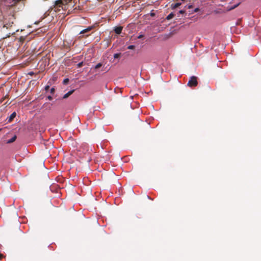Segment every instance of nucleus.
Returning <instances> with one entry per match:
<instances>
[{"instance_id":"nucleus-9","label":"nucleus","mask_w":261,"mask_h":261,"mask_svg":"<svg viewBox=\"0 0 261 261\" xmlns=\"http://www.w3.org/2000/svg\"><path fill=\"white\" fill-rule=\"evenodd\" d=\"M240 4V3H238V4H236V5H234L232 6H231V7H229V6H228V7H227V10L228 11H230V10H233V9H235L236 8H237L238 6H239V5Z\"/></svg>"},{"instance_id":"nucleus-7","label":"nucleus","mask_w":261,"mask_h":261,"mask_svg":"<svg viewBox=\"0 0 261 261\" xmlns=\"http://www.w3.org/2000/svg\"><path fill=\"white\" fill-rule=\"evenodd\" d=\"M74 91V90L69 91L68 92H67L66 94H65L63 96V98L66 99V98H68L70 95H71L73 93Z\"/></svg>"},{"instance_id":"nucleus-17","label":"nucleus","mask_w":261,"mask_h":261,"mask_svg":"<svg viewBox=\"0 0 261 261\" xmlns=\"http://www.w3.org/2000/svg\"><path fill=\"white\" fill-rule=\"evenodd\" d=\"M180 5V3H176L174 5V8H177L178 7H179V6Z\"/></svg>"},{"instance_id":"nucleus-3","label":"nucleus","mask_w":261,"mask_h":261,"mask_svg":"<svg viewBox=\"0 0 261 261\" xmlns=\"http://www.w3.org/2000/svg\"><path fill=\"white\" fill-rule=\"evenodd\" d=\"M55 5L57 7H62L63 6H65L63 0H57L55 3Z\"/></svg>"},{"instance_id":"nucleus-1","label":"nucleus","mask_w":261,"mask_h":261,"mask_svg":"<svg viewBox=\"0 0 261 261\" xmlns=\"http://www.w3.org/2000/svg\"><path fill=\"white\" fill-rule=\"evenodd\" d=\"M13 22H12L11 23H6L3 26V29H9L10 30V32L9 33L8 35H7V37H9L11 35H13L15 34V32L17 31V30L16 29H13Z\"/></svg>"},{"instance_id":"nucleus-4","label":"nucleus","mask_w":261,"mask_h":261,"mask_svg":"<svg viewBox=\"0 0 261 261\" xmlns=\"http://www.w3.org/2000/svg\"><path fill=\"white\" fill-rule=\"evenodd\" d=\"M93 28V27H88L87 28L85 29H84L82 31H81L80 32V34H85V33H88L90 31L92 30V29Z\"/></svg>"},{"instance_id":"nucleus-11","label":"nucleus","mask_w":261,"mask_h":261,"mask_svg":"<svg viewBox=\"0 0 261 261\" xmlns=\"http://www.w3.org/2000/svg\"><path fill=\"white\" fill-rule=\"evenodd\" d=\"M120 55L121 54L120 53H117V54H115L114 55V58L115 59H117V58H118L120 57Z\"/></svg>"},{"instance_id":"nucleus-5","label":"nucleus","mask_w":261,"mask_h":261,"mask_svg":"<svg viewBox=\"0 0 261 261\" xmlns=\"http://www.w3.org/2000/svg\"><path fill=\"white\" fill-rule=\"evenodd\" d=\"M122 29L123 27L121 26L116 27L115 28L114 31L116 34H120L121 33Z\"/></svg>"},{"instance_id":"nucleus-16","label":"nucleus","mask_w":261,"mask_h":261,"mask_svg":"<svg viewBox=\"0 0 261 261\" xmlns=\"http://www.w3.org/2000/svg\"><path fill=\"white\" fill-rule=\"evenodd\" d=\"M55 88L54 87L51 88V89H50V93L51 94H54L55 93Z\"/></svg>"},{"instance_id":"nucleus-24","label":"nucleus","mask_w":261,"mask_h":261,"mask_svg":"<svg viewBox=\"0 0 261 261\" xmlns=\"http://www.w3.org/2000/svg\"><path fill=\"white\" fill-rule=\"evenodd\" d=\"M179 13H181V14H183L185 13V11L184 10H180L179 11Z\"/></svg>"},{"instance_id":"nucleus-19","label":"nucleus","mask_w":261,"mask_h":261,"mask_svg":"<svg viewBox=\"0 0 261 261\" xmlns=\"http://www.w3.org/2000/svg\"><path fill=\"white\" fill-rule=\"evenodd\" d=\"M7 97V95L5 96V97H3L1 99V102H2Z\"/></svg>"},{"instance_id":"nucleus-25","label":"nucleus","mask_w":261,"mask_h":261,"mask_svg":"<svg viewBox=\"0 0 261 261\" xmlns=\"http://www.w3.org/2000/svg\"><path fill=\"white\" fill-rule=\"evenodd\" d=\"M199 11V9L198 8H196L195 10H194V12H197Z\"/></svg>"},{"instance_id":"nucleus-2","label":"nucleus","mask_w":261,"mask_h":261,"mask_svg":"<svg viewBox=\"0 0 261 261\" xmlns=\"http://www.w3.org/2000/svg\"><path fill=\"white\" fill-rule=\"evenodd\" d=\"M198 85L197 81V77L192 76L188 83V85L189 87H196Z\"/></svg>"},{"instance_id":"nucleus-13","label":"nucleus","mask_w":261,"mask_h":261,"mask_svg":"<svg viewBox=\"0 0 261 261\" xmlns=\"http://www.w3.org/2000/svg\"><path fill=\"white\" fill-rule=\"evenodd\" d=\"M101 66H102V64H101V63H99L97 64L95 66V69H98V68H99L101 67Z\"/></svg>"},{"instance_id":"nucleus-21","label":"nucleus","mask_w":261,"mask_h":261,"mask_svg":"<svg viewBox=\"0 0 261 261\" xmlns=\"http://www.w3.org/2000/svg\"><path fill=\"white\" fill-rule=\"evenodd\" d=\"M143 37H144L143 35H140L138 36V38L141 39V38H142Z\"/></svg>"},{"instance_id":"nucleus-18","label":"nucleus","mask_w":261,"mask_h":261,"mask_svg":"<svg viewBox=\"0 0 261 261\" xmlns=\"http://www.w3.org/2000/svg\"><path fill=\"white\" fill-rule=\"evenodd\" d=\"M5 257V256L3 254L0 253V260H1L2 258H3Z\"/></svg>"},{"instance_id":"nucleus-20","label":"nucleus","mask_w":261,"mask_h":261,"mask_svg":"<svg viewBox=\"0 0 261 261\" xmlns=\"http://www.w3.org/2000/svg\"><path fill=\"white\" fill-rule=\"evenodd\" d=\"M83 62H80L78 64H77V66L78 67H81L83 66Z\"/></svg>"},{"instance_id":"nucleus-12","label":"nucleus","mask_w":261,"mask_h":261,"mask_svg":"<svg viewBox=\"0 0 261 261\" xmlns=\"http://www.w3.org/2000/svg\"><path fill=\"white\" fill-rule=\"evenodd\" d=\"M72 0H63V2L65 4V7H66V5L68 4Z\"/></svg>"},{"instance_id":"nucleus-10","label":"nucleus","mask_w":261,"mask_h":261,"mask_svg":"<svg viewBox=\"0 0 261 261\" xmlns=\"http://www.w3.org/2000/svg\"><path fill=\"white\" fill-rule=\"evenodd\" d=\"M174 16V14L172 13H171L170 14H169L166 17V19L167 20H170L171 19H172Z\"/></svg>"},{"instance_id":"nucleus-22","label":"nucleus","mask_w":261,"mask_h":261,"mask_svg":"<svg viewBox=\"0 0 261 261\" xmlns=\"http://www.w3.org/2000/svg\"><path fill=\"white\" fill-rule=\"evenodd\" d=\"M49 89V86H46L45 87V90L46 91L48 90V89Z\"/></svg>"},{"instance_id":"nucleus-8","label":"nucleus","mask_w":261,"mask_h":261,"mask_svg":"<svg viewBox=\"0 0 261 261\" xmlns=\"http://www.w3.org/2000/svg\"><path fill=\"white\" fill-rule=\"evenodd\" d=\"M16 138H17L16 135H14L13 137L11 139L7 141V143L10 144V143L14 142L16 140Z\"/></svg>"},{"instance_id":"nucleus-15","label":"nucleus","mask_w":261,"mask_h":261,"mask_svg":"<svg viewBox=\"0 0 261 261\" xmlns=\"http://www.w3.org/2000/svg\"><path fill=\"white\" fill-rule=\"evenodd\" d=\"M69 82V79H65L63 81V83L64 84H67Z\"/></svg>"},{"instance_id":"nucleus-14","label":"nucleus","mask_w":261,"mask_h":261,"mask_svg":"<svg viewBox=\"0 0 261 261\" xmlns=\"http://www.w3.org/2000/svg\"><path fill=\"white\" fill-rule=\"evenodd\" d=\"M135 47V46L133 45H129L128 47H127V49H134Z\"/></svg>"},{"instance_id":"nucleus-26","label":"nucleus","mask_w":261,"mask_h":261,"mask_svg":"<svg viewBox=\"0 0 261 261\" xmlns=\"http://www.w3.org/2000/svg\"><path fill=\"white\" fill-rule=\"evenodd\" d=\"M20 40H24V38H23V37H20Z\"/></svg>"},{"instance_id":"nucleus-23","label":"nucleus","mask_w":261,"mask_h":261,"mask_svg":"<svg viewBox=\"0 0 261 261\" xmlns=\"http://www.w3.org/2000/svg\"><path fill=\"white\" fill-rule=\"evenodd\" d=\"M47 98H48V99H49V100H52V99H53L52 97H51V96H50V95L47 96Z\"/></svg>"},{"instance_id":"nucleus-6","label":"nucleus","mask_w":261,"mask_h":261,"mask_svg":"<svg viewBox=\"0 0 261 261\" xmlns=\"http://www.w3.org/2000/svg\"><path fill=\"white\" fill-rule=\"evenodd\" d=\"M16 112H13L12 113V114H11V115L9 116V118H8V122H11L12 121L14 118L16 117Z\"/></svg>"}]
</instances>
